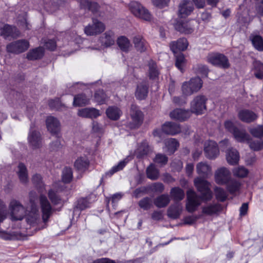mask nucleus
Here are the masks:
<instances>
[{"instance_id":"1","label":"nucleus","mask_w":263,"mask_h":263,"mask_svg":"<svg viewBox=\"0 0 263 263\" xmlns=\"http://www.w3.org/2000/svg\"><path fill=\"white\" fill-rule=\"evenodd\" d=\"M197 174L203 177H197L194 180V185L201 194V199L204 201L210 200L212 198V193L209 188L210 183L205 178L212 174V166L206 162H201L196 165Z\"/></svg>"},{"instance_id":"2","label":"nucleus","mask_w":263,"mask_h":263,"mask_svg":"<svg viewBox=\"0 0 263 263\" xmlns=\"http://www.w3.org/2000/svg\"><path fill=\"white\" fill-rule=\"evenodd\" d=\"M207 97L203 95L196 96L190 103V111L196 115L203 114L206 110Z\"/></svg>"},{"instance_id":"3","label":"nucleus","mask_w":263,"mask_h":263,"mask_svg":"<svg viewBox=\"0 0 263 263\" xmlns=\"http://www.w3.org/2000/svg\"><path fill=\"white\" fill-rule=\"evenodd\" d=\"M207 61L212 65L222 69H228L230 66L227 57L220 53L209 54Z\"/></svg>"},{"instance_id":"4","label":"nucleus","mask_w":263,"mask_h":263,"mask_svg":"<svg viewBox=\"0 0 263 263\" xmlns=\"http://www.w3.org/2000/svg\"><path fill=\"white\" fill-rule=\"evenodd\" d=\"M131 12L136 17L143 19L146 21L151 20V14L148 10L143 7L138 2L132 1L129 5Z\"/></svg>"},{"instance_id":"5","label":"nucleus","mask_w":263,"mask_h":263,"mask_svg":"<svg viewBox=\"0 0 263 263\" xmlns=\"http://www.w3.org/2000/svg\"><path fill=\"white\" fill-rule=\"evenodd\" d=\"M11 219L14 221L21 220L26 215V211L25 208L20 202L13 200L10 203Z\"/></svg>"},{"instance_id":"6","label":"nucleus","mask_w":263,"mask_h":263,"mask_svg":"<svg viewBox=\"0 0 263 263\" xmlns=\"http://www.w3.org/2000/svg\"><path fill=\"white\" fill-rule=\"evenodd\" d=\"M105 29L103 23L97 19L92 18L91 24H89L84 28V32L87 35H97L103 32Z\"/></svg>"},{"instance_id":"7","label":"nucleus","mask_w":263,"mask_h":263,"mask_svg":"<svg viewBox=\"0 0 263 263\" xmlns=\"http://www.w3.org/2000/svg\"><path fill=\"white\" fill-rule=\"evenodd\" d=\"M231 178L230 171L227 167L222 166L218 168L214 173L215 182L219 185L228 184Z\"/></svg>"},{"instance_id":"8","label":"nucleus","mask_w":263,"mask_h":263,"mask_svg":"<svg viewBox=\"0 0 263 263\" xmlns=\"http://www.w3.org/2000/svg\"><path fill=\"white\" fill-rule=\"evenodd\" d=\"M29 46V43L27 40H20L8 44L6 49L8 52L19 54L27 50Z\"/></svg>"},{"instance_id":"9","label":"nucleus","mask_w":263,"mask_h":263,"mask_svg":"<svg viewBox=\"0 0 263 263\" xmlns=\"http://www.w3.org/2000/svg\"><path fill=\"white\" fill-rule=\"evenodd\" d=\"M35 125L31 123L30 129L28 136V140L29 145L33 149L40 148L42 146L43 141L40 133L33 130Z\"/></svg>"},{"instance_id":"10","label":"nucleus","mask_w":263,"mask_h":263,"mask_svg":"<svg viewBox=\"0 0 263 263\" xmlns=\"http://www.w3.org/2000/svg\"><path fill=\"white\" fill-rule=\"evenodd\" d=\"M187 201L186 203V210L189 212H193L201 204L199 197L192 190L190 189L187 191Z\"/></svg>"},{"instance_id":"11","label":"nucleus","mask_w":263,"mask_h":263,"mask_svg":"<svg viewBox=\"0 0 263 263\" xmlns=\"http://www.w3.org/2000/svg\"><path fill=\"white\" fill-rule=\"evenodd\" d=\"M46 125L48 132L52 135L58 136L59 135L61 125L59 120L54 116H48L46 120Z\"/></svg>"},{"instance_id":"12","label":"nucleus","mask_w":263,"mask_h":263,"mask_svg":"<svg viewBox=\"0 0 263 263\" xmlns=\"http://www.w3.org/2000/svg\"><path fill=\"white\" fill-rule=\"evenodd\" d=\"M40 201L42 212V219L43 222L46 223L51 216L53 210L52 209L50 202L45 196L41 195Z\"/></svg>"},{"instance_id":"13","label":"nucleus","mask_w":263,"mask_h":263,"mask_svg":"<svg viewBox=\"0 0 263 263\" xmlns=\"http://www.w3.org/2000/svg\"><path fill=\"white\" fill-rule=\"evenodd\" d=\"M204 151L206 157L210 159H215L219 154L218 145L213 141H208L204 143Z\"/></svg>"},{"instance_id":"14","label":"nucleus","mask_w":263,"mask_h":263,"mask_svg":"<svg viewBox=\"0 0 263 263\" xmlns=\"http://www.w3.org/2000/svg\"><path fill=\"white\" fill-rule=\"evenodd\" d=\"M194 10L193 3L190 0H182L179 7V15L185 17L189 15Z\"/></svg>"},{"instance_id":"15","label":"nucleus","mask_w":263,"mask_h":263,"mask_svg":"<svg viewBox=\"0 0 263 263\" xmlns=\"http://www.w3.org/2000/svg\"><path fill=\"white\" fill-rule=\"evenodd\" d=\"M188 46V42L184 37L180 38L176 41H172L170 44V47L174 54L185 50Z\"/></svg>"},{"instance_id":"16","label":"nucleus","mask_w":263,"mask_h":263,"mask_svg":"<svg viewBox=\"0 0 263 263\" xmlns=\"http://www.w3.org/2000/svg\"><path fill=\"white\" fill-rule=\"evenodd\" d=\"M26 220L31 225L37 224L40 220L37 206L34 203L31 205V210L27 215Z\"/></svg>"},{"instance_id":"17","label":"nucleus","mask_w":263,"mask_h":263,"mask_svg":"<svg viewBox=\"0 0 263 263\" xmlns=\"http://www.w3.org/2000/svg\"><path fill=\"white\" fill-rule=\"evenodd\" d=\"M148 93V84L146 81H143L138 84L135 92L136 98L139 100L146 99Z\"/></svg>"},{"instance_id":"18","label":"nucleus","mask_w":263,"mask_h":263,"mask_svg":"<svg viewBox=\"0 0 263 263\" xmlns=\"http://www.w3.org/2000/svg\"><path fill=\"white\" fill-rule=\"evenodd\" d=\"M183 207L181 203L177 202L172 204L167 209V216L173 219L178 218L182 211Z\"/></svg>"},{"instance_id":"19","label":"nucleus","mask_w":263,"mask_h":263,"mask_svg":"<svg viewBox=\"0 0 263 263\" xmlns=\"http://www.w3.org/2000/svg\"><path fill=\"white\" fill-rule=\"evenodd\" d=\"M1 34L5 39L8 37H15L18 35L19 32L15 27L9 25H5L4 27L1 28Z\"/></svg>"},{"instance_id":"20","label":"nucleus","mask_w":263,"mask_h":263,"mask_svg":"<svg viewBox=\"0 0 263 263\" xmlns=\"http://www.w3.org/2000/svg\"><path fill=\"white\" fill-rule=\"evenodd\" d=\"M133 43L136 49L140 52H144L148 47L147 42L143 37L140 35H137L134 36Z\"/></svg>"},{"instance_id":"21","label":"nucleus","mask_w":263,"mask_h":263,"mask_svg":"<svg viewBox=\"0 0 263 263\" xmlns=\"http://www.w3.org/2000/svg\"><path fill=\"white\" fill-rule=\"evenodd\" d=\"M16 173L22 183L26 184L28 182V171L24 164L23 163L18 164Z\"/></svg>"},{"instance_id":"22","label":"nucleus","mask_w":263,"mask_h":263,"mask_svg":"<svg viewBox=\"0 0 263 263\" xmlns=\"http://www.w3.org/2000/svg\"><path fill=\"white\" fill-rule=\"evenodd\" d=\"M162 130L166 134L175 135L180 132V127L176 123L166 122L162 126Z\"/></svg>"},{"instance_id":"23","label":"nucleus","mask_w":263,"mask_h":263,"mask_svg":"<svg viewBox=\"0 0 263 263\" xmlns=\"http://www.w3.org/2000/svg\"><path fill=\"white\" fill-rule=\"evenodd\" d=\"M226 159L230 165L237 164L239 160V154L236 149H230L226 153Z\"/></svg>"},{"instance_id":"24","label":"nucleus","mask_w":263,"mask_h":263,"mask_svg":"<svg viewBox=\"0 0 263 263\" xmlns=\"http://www.w3.org/2000/svg\"><path fill=\"white\" fill-rule=\"evenodd\" d=\"M90 97L84 93H80L73 97V105L74 106H82L88 104Z\"/></svg>"},{"instance_id":"25","label":"nucleus","mask_w":263,"mask_h":263,"mask_svg":"<svg viewBox=\"0 0 263 263\" xmlns=\"http://www.w3.org/2000/svg\"><path fill=\"white\" fill-rule=\"evenodd\" d=\"M222 209L220 204L214 203L207 205L202 208V213L207 215H212L219 212Z\"/></svg>"},{"instance_id":"26","label":"nucleus","mask_w":263,"mask_h":263,"mask_svg":"<svg viewBox=\"0 0 263 263\" xmlns=\"http://www.w3.org/2000/svg\"><path fill=\"white\" fill-rule=\"evenodd\" d=\"M170 202V196L167 194H162L154 200V203L157 207L161 208L166 206Z\"/></svg>"},{"instance_id":"27","label":"nucleus","mask_w":263,"mask_h":263,"mask_svg":"<svg viewBox=\"0 0 263 263\" xmlns=\"http://www.w3.org/2000/svg\"><path fill=\"white\" fill-rule=\"evenodd\" d=\"M89 166V161L85 157L78 158L74 163V167L79 171L84 172Z\"/></svg>"},{"instance_id":"28","label":"nucleus","mask_w":263,"mask_h":263,"mask_svg":"<svg viewBox=\"0 0 263 263\" xmlns=\"http://www.w3.org/2000/svg\"><path fill=\"white\" fill-rule=\"evenodd\" d=\"M101 42L105 46H109L114 43V32L109 30L106 31L101 37Z\"/></svg>"},{"instance_id":"29","label":"nucleus","mask_w":263,"mask_h":263,"mask_svg":"<svg viewBox=\"0 0 263 263\" xmlns=\"http://www.w3.org/2000/svg\"><path fill=\"white\" fill-rule=\"evenodd\" d=\"M226 185H227V190L231 194H234L239 191L241 183L240 181L231 177L229 183Z\"/></svg>"},{"instance_id":"30","label":"nucleus","mask_w":263,"mask_h":263,"mask_svg":"<svg viewBox=\"0 0 263 263\" xmlns=\"http://www.w3.org/2000/svg\"><path fill=\"white\" fill-rule=\"evenodd\" d=\"M120 49L123 52H127L131 46L129 40L125 36H121L119 37L116 41Z\"/></svg>"},{"instance_id":"31","label":"nucleus","mask_w":263,"mask_h":263,"mask_svg":"<svg viewBox=\"0 0 263 263\" xmlns=\"http://www.w3.org/2000/svg\"><path fill=\"white\" fill-rule=\"evenodd\" d=\"M165 147L164 151L168 154H173L179 146L178 141L173 138L168 139L165 141Z\"/></svg>"},{"instance_id":"32","label":"nucleus","mask_w":263,"mask_h":263,"mask_svg":"<svg viewBox=\"0 0 263 263\" xmlns=\"http://www.w3.org/2000/svg\"><path fill=\"white\" fill-rule=\"evenodd\" d=\"M232 173L234 177L238 178H244L248 176L249 171L243 166L234 167L232 170Z\"/></svg>"},{"instance_id":"33","label":"nucleus","mask_w":263,"mask_h":263,"mask_svg":"<svg viewBox=\"0 0 263 263\" xmlns=\"http://www.w3.org/2000/svg\"><path fill=\"white\" fill-rule=\"evenodd\" d=\"M250 40L254 47L259 51H263V39L259 35H251Z\"/></svg>"},{"instance_id":"34","label":"nucleus","mask_w":263,"mask_h":263,"mask_svg":"<svg viewBox=\"0 0 263 263\" xmlns=\"http://www.w3.org/2000/svg\"><path fill=\"white\" fill-rule=\"evenodd\" d=\"M149 151V147L146 142L144 141L138 146L135 152L137 158H140L147 155Z\"/></svg>"},{"instance_id":"35","label":"nucleus","mask_w":263,"mask_h":263,"mask_svg":"<svg viewBox=\"0 0 263 263\" xmlns=\"http://www.w3.org/2000/svg\"><path fill=\"white\" fill-rule=\"evenodd\" d=\"M44 54V49L38 47L30 50L27 54V58L30 60H34L41 58Z\"/></svg>"},{"instance_id":"36","label":"nucleus","mask_w":263,"mask_h":263,"mask_svg":"<svg viewBox=\"0 0 263 263\" xmlns=\"http://www.w3.org/2000/svg\"><path fill=\"white\" fill-rule=\"evenodd\" d=\"M170 194L173 200L176 201H180L184 197V192L183 190L178 187L172 188L171 190Z\"/></svg>"},{"instance_id":"37","label":"nucleus","mask_w":263,"mask_h":263,"mask_svg":"<svg viewBox=\"0 0 263 263\" xmlns=\"http://www.w3.org/2000/svg\"><path fill=\"white\" fill-rule=\"evenodd\" d=\"M233 134L234 138L238 142H245L248 140L249 136L243 129H234Z\"/></svg>"},{"instance_id":"38","label":"nucleus","mask_w":263,"mask_h":263,"mask_svg":"<svg viewBox=\"0 0 263 263\" xmlns=\"http://www.w3.org/2000/svg\"><path fill=\"white\" fill-rule=\"evenodd\" d=\"M253 73L255 77L259 80L263 79V64L259 61L254 63Z\"/></svg>"},{"instance_id":"39","label":"nucleus","mask_w":263,"mask_h":263,"mask_svg":"<svg viewBox=\"0 0 263 263\" xmlns=\"http://www.w3.org/2000/svg\"><path fill=\"white\" fill-rule=\"evenodd\" d=\"M189 82L195 92L198 91L202 87V80L199 77L192 78Z\"/></svg>"},{"instance_id":"40","label":"nucleus","mask_w":263,"mask_h":263,"mask_svg":"<svg viewBox=\"0 0 263 263\" xmlns=\"http://www.w3.org/2000/svg\"><path fill=\"white\" fill-rule=\"evenodd\" d=\"M174 54L175 56V66L182 72L183 67L185 61L184 56L181 52Z\"/></svg>"},{"instance_id":"41","label":"nucleus","mask_w":263,"mask_h":263,"mask_svg":"<svg viewBox=\"0 0 263 263\" xmlns=\"http://www.w3.org/2000/svg\"><path fill=\"white\" fill-rule=\"evenodd\" d=\"M80 4L84 8L88 9L92 12L97 11L98 9V5L97 3L91 2L89 0H81Z\"/></svg>"},{"instance_id":"42","label":"nucleus","mask_w":263,"mask_h":263,"mask_svg":"<svg viewBox=\"0 0 263 263\" xmlns=\"http://www.w3.org/2000/svg\"><path fill=\"white\" fill-rule=\"evenodd\" d=\"M147 176L152 180H156L159 176V172L154 164H151L146 170Z\"/></svg>"},{"instance_id":"43","label":"nucleus","mask_w":263,"mask_h":263,"mask_svg":"<svg viewBox=\"0 0 263 263\" xmlns=\"http://www.w3.org/2000/svg\"><path fill=\"white\" fill-rule=\"evenodd\" d=\"M72 179V171L70 167H65L62 172V181L65 183H69Z\"/></svg>"},{"instance_id":"44","label":"nucleus","mask_w":263,"mask_h":263,"mask_svg":"<svg viewBox=\"0 0 263 263\" xmlns=\"http://www.w3.org/2000/svg\"><path fill=\"white\" fill-rule=\"evenodd\" d=\"M182 95L184 96H189L195 93V91L193 90L189 82H184L183 83L181 87Z\"/></svg>"},{"instance_id":"45","label":"nucleus","mask_w":263,"mask_h":263,"mask_svg":"<svg viewBox=\"0 0 263 263\" xmlns=\"http://www.w3.org/2000/svg\"><path fill=\"white\" fill-rule=\"evenodd\" d=\"M148 73L149 78L151 80H155L158 78L159 72L156 64L152 63L149 64Z\"/></svg>"},{"instance_id":"46","label":"nucleus","mask_w":263,"mask_h":263,"mask_svg":"<svg viewBox=\"0 0 263 263\" xmlns=\"http://www.w3.org/2000/svg\"><path fill=\"white\" fill-rule=\"evenodd\" d=\"M90 204V202L89 201V198H81L78 201L76 209L81 211L84 210L86 208H89Z\"/></svg>"},{"instance_id":"47","label":"nucleus","mask_w":263,"mask_h":263,"mask_svg":"<svg viewBox=\"0 0 263 263\" xmlns=\"http://www.w3.org/2000/svg\"><path fill=\"white\" fill-rule=\"evenodd\" d=\"M143 116H131V121L129 127L131 128H135L139 127L143 122Z\"/></svg>"},{"instance_id":"48","label":"nucleus","mask_w":263,"mask_h":263,"mask_svg":"<svg viewBox=\"0 0 263 263\" xmlns=\"http://www.w3.org/2000/svg\"><path fill=\"white\" fill-rule=\"evenodd\" d=\"M57 137L55 141H53L49 144V149L52 152H56L60 150L62 147L61 140L59 136H56Z\"/></svg>"},{"instance_id":"49","label":"nucleus","mask_w":263,"mask_h":263,"mask_svg":"<svg viewBox=\"0 0 263 263\" xmlns=\"http://www.w3.org/2000/svg\"><path fill=\"white\" fill-rule=\"evenodd\" d=\"M215 193L216 198L220 201H223L227 198V193L221 187H216L215 189Z\"/></svg>"},{"instance_id":"50","label":"nucleus","mask_w":263,"mask_h":263,"mask_svg":"<svg viewBox=\"0 0 263 263\" xmlns=\"http://www.w3.org/2000/svg\"><path fill=\"white\" fill-rule=\"evenodd\" d=\"M250 133L254 137L261 138L263 137V126L258 125L250 128Z\"/></svg>"},{"instance_id":"51","label":"nucleus","mask_w":263,"mask_h":263,"mask_svg":"<svg viewBox=\"0 0 263 263\" xmlns=\"http://www.w3.org/2000/svg\"><path fill=\"white\" fill-rule=\"evenodd\" d=\"M95 98L99 103H103L106 99V95L102 90H99L95 92Z\"/></svg>"},{"instance_id":"52","label":"nucleus","mask_w":263,"mask_h":263,"mask_svg":"<svg viewBox=\"0 0 263 263\" xmlns=\"http://www.w3.org/2000/svg\"><path fill=\"white\" fill-rule=\"evenodd\" d=\"M196 71L198 74H201L203 78H206L208 77L209 69L207 66L199 64L197 65Z\"/></svg>"},{"instance_id":"53","label":"nucleus","mask_w":263,"mask_h":263,"mask_svg":"<svg viewBox=\"0 0 263 263\" xmlns=\"http://www.w3.org/2000/svg\"><path fill=\"white\" fill-rule=\"evenodd\" d=\"M250 147L254 151H259L263 148V141L261 139L250 142Z\"/></svg>"},{"instance_id":"54","label":"nucleus","mask_w":263,"mask_h":263,"mask_svg":"<svg viewBox=\"0 0 263 263\" xmlns=\"http://www.w3.org/2000/svg\"><path fill=\"white\" fill-rule=\"evenodd\" d=\"M32 181L36 187L41 188L44 186L42 177L41 175L36 174L32 177Z\"/></svg>"},{"instance_id":"55","label":"nucleus","mask_w":263,"mask_h":263,"mask_svg":"<svg viewBox=\"0 0 263 263\" xmlns=\"http://www.w3.org/2000/svg\"><path fill=\"white\" fill-rule=\"evenodd\" d=\"M7 214V207L4 202L0 200V223L6 219Z\"/></svg>"},{"instance_id":"56","label":"nucleus","mask_w":263,"mask_h":263,"mask_svg":"<svg viewBox=\"0 0 263 263\" xmlns=\"http://www.w3.org/2000/svg\"><path fill=\"white\" fill-rule=\"evenodd\" d=\"M81 115H100L98 110L94 108H85L81 111Z\"/></svg>"},{"instance_id":"57","label":"nucleus","mask_w":263,"mask_h":263,"mask_svg":"<svg viewBox=\"0 0 263 263\" xmlns=\"http://www.w3.org/2000/svg\"><path fill=\"white\" fill-rule=\"evenodd\" d=\"M139 205L144 210H147L152 205V200L149 198H145L139 201Z\"/></svg>"},{"instance_id":"58","label":"nucleus","mask_w":263,"mask_h":263,"mask_svg":"<svg viewBox=\"0 0 263 263\" xmlns=\"http://www.w3.org/2000/svg\"><path fill=\"white\" fill-rule=\"evenodd\" d=\"M48 197L51 202L54 204H58L60 203L61 199L57 195V193L52 190L48 192Z\"/></svg>"},{"instance_id":"59","label":"nucleus","mask_w":263,"mask_h":263,"mask_svg":"<svg viewBox=\"0 0 263 263\" xmlns=\"http://www.w3.org/2000/svg\"><path fill=\"white\" fill-rule=\"evenodd\" d=\"M167 160V157L165 155L160 154H157L154 159L155 162L160 165L166 164Z\"/></svg>"},{"instance_id":"60","label":"nucleus","mask_w":263,"mask_h":263,"mask_svg":"<svg viewBox=\"0 0 263 263\" xmlns=\"http://www.w3.org/2000/svg\"><path fill=\"white\" fill-rule=\"evenodd\" d=\"M186 96H179V97H174L172 99L173 102L179 106L183 105L186 103V100L185 99Z\"/></svg>"},{"instance_id":"61","label":"nucleus","mask_w":263,"mask_h":263,"mask_svg":"<svg viewBox=\"0 0 263 263\" xmlns=\"http://www.w3.org/2000/svg\"><path fill=\"white\" fill-rule=\"evenodd\" d=\"M49 106L52 109H58L61 105V102L59 98L50 100L48 103Z\"/></svg>"},{"instance_id":"62","label":"nucleus","mask_w":263,"mask_h":263,"mask_svg":"<svg viewBox=\"0 0 263 263\" xmlns=\"http://www.w3.org/2000/svg\"><path fill=\"white\" fill-rule=\"evenodd\" d=\"M170 0H152L153 4L160 8H162L168 5Z\"/></svg>"},{"instance_id":"63","label":"nucleus","mask_w":263,"mask_h":263,"mask_svg":"<svg viewBox=\"0 0 263 263\" xmlns=\"http://www.w3.org/2000/svg\"><path fill=\"white\" fill-rule=\"evenodd\" d=\"M189 112V110L184 108H176L172 110L169 115H186Z\"/></svg>"},{"instance_id":"64","label":"nucleus","mask_w":263,"mask_h":263,"mask_svg":"<svg viewBox=\"0 0 263 263\" xmlns=\"http://www.w3.org/2000/svg\"><path fill=\"white\" fill-rule=\"evenodd\" d=\"M92 130L93 133H96L98 136L101 135L103 130L102 127L96 122L93 121L92 123Z\"/></svg>"}]
</instances>
